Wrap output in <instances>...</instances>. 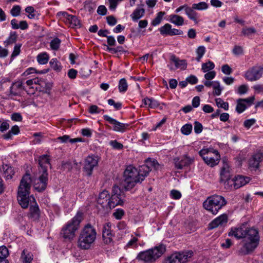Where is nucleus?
<instances>
[{
	"instance_id": "1",
	"label": "nucleus",
	"mask_w": 263,
	"mask_h": 263,
	"mask_svg": "<svg viewBox=\"0 0 263 263\" xmlns=\"http://www.w3.org/2000/svg\"><path fill=\"white\" fill-rule=\"evenodd\" d=\"M229 236H234L237 239L244 238L243 244L238 251L240 255L251 253L259 244V236L258 231L253 228H247L246 224L232 228L229 233Z\"/></svg>"
},
{
	"instance_id": "2",
	"label": "nucleus",
	"mask_w": 263,
	"mask_h": 263,
	"mask_svg": "<svg viewBox=\"0 0 263 263\" xmlns=\"http://www.w3.org/2000/svg\"><path fill=\"white\" fill-rule=\"evenodd\" d=\"M151 171L150 167L146 165L140 166L138 170L132 165L128 166L124 172L123 184L125 190H130L136 183H141Z\"/></svg>"
},
{
	"instance_id": "3",
	"label": "nucleus",
	"mask_w": 263,
	"mask_h": 263,
	"mask_svg": "<svg viewBox=\"0 0 263 263\" xmlns=\"http://www.w3.org/2000/svg\"><path fill=\"white\" fill-rule=\"evenodd\" d=\"M31 182V177L28 173H26L20 181L17 192V200L23 209L27 208L35 202L34 197L29 196Z\"/></svg>"
},
{
	"instance_id": "4",
	"label": "nucleus",
	"mask_w": 263,
	"mask_h": 263,
	"mask_svg": "<svg viewBox=\"0 0 263 263\" xmlns=\"http://www.w3.org/2000/svg\"><path fill=\"white\" fill-rule=\"evenodd\" d=\"M39 174L40 175L37 182H34L33 187L39 192L45 190L48 184V173L47 168L50 165L49 156L43 155L39 158Z\"/></svg>"
},
{
	"instance_id": "5",
	"label": "nucleus",
	"mask_w": 263,
	"mask_h": 263,
	"mask_svg": "<svg viewBox=\"0 0 263 263\" xmlns=\"http://www.w3.org/2000/svg\"><path fill=\"white\" fill-rule=\"evenodd\" d=\"M97 232L95 228L90 223L86 224L81 230L78 243L82 249H89L96 239Z\"/></svg>"
},
{
	"instance_id": "6",
	"label": "nucleus",
	"mask_w": 263,
	"mask_h": 263,
	"mask_svg": "<svg viewBox=\"0 0 263 263\" xmlns=\"http://www.w3.org/2000/svg\"><path fill=\"white\" fill-rule=\"evenodd\" d=\"M165 246L160 245L154 248L140 252L138 254L136 259L145 263H152L159 258L165 252Z\"/></svg>"
},
{
	"instance_id": "7",
	"label": "nucleus",
	"mask_w": 263,
	"mask_h": 263,
	"mask_svg": "<svg viewBox=\"0 0 263 263\" xmlns=\"http://www.w3.org/2000/svg\"><path fill=\"white\" fill-rule=\"evenodd\" d=\"M227 203V201L223 196L215 194L207 198L203 203V206L206 210L215 215Z\"/></svg>"
},
{
	"instance_id": "8",
	"label": "nucleus",
	"mask_w": 263,
	"mask_h": 263,
	"mask_svg": "<svg viewBox=\"0 0 263 263\" xmlns=\"http://www.w3.org/2000/svg\"><path fill=\"white\" fill-rule=\"evenodd\" d=\"M83 219V213L78 212L71 220L62 228L61 235L65 239H73L75 235V232L79 229L80 223Z\"/></svg>"
},
{
	"instance_id": "9",
	"label": "nucleus",
	"mask_w": 263,
	"mask_h": 263,
	"mask_svg": "<svg viewBox=\"0 0 263 263\" xmlns=\"http://www.w3.org/2000/svg\"><path fill=\"white\" fill-rule=\"evenodd\" d=\"M199 155L205 163L211 167L217 165L220 159V156L217 150L213 148H202L199 152Z\"/></svg>"
},
{
	"instance_id": "10",
	"label": "nucleus",
	"mask_w": 263,
	"mask_h": 263,
	"mask_svg": "<svg viewBox=\"0 0 263 263\" xmlns=\"http://www.w3.org/2000/svg\"><path fill=\"white\" fill-rule=\"evenodd\" d=\"M124 197V192L118 185H115L112 187L111 196L109 197L107 205L110 209L115 208L117 205H122Z\"/></svg>"
},
{
	"instance_id": "11",
	"label": "nucleus",
	"mask_w": 263,
	"mask_h": 263,
	"mask_svg": "<svg viewBox=\"0 0 263 263\" xmlns=\"http://www.w3.org/2000/svg\"><path fill=\"white\" fill-rule=\"evenodd\" d=\"M193 255V252H176L168 256L163 263H185Z\"/></svg>"
},
{
	"instance_id": "12",
	"label": "nucleus",
	"mask_w": 263,
	"mask_h": 263,
	"mask_svg": "<svg viewBox=\"0 0 263 263\" xmlns=\"http://www.w3.org/2000/svg\"><path fill=\"white\" fill-rule=\"evenodd\" d=\"M98 157L95 155H89L85 160L84 170L86 174L90 176L91 175L93 168L97 166L98 163Z\"/></svg>"
},
{
	"instance_id": "13",
	"label": "nucleus",
	"mask_w": 263,
	"mask_h": 263,
	"mask_svg": "<svg viewBox=\"0 0 263 263\" xmlns=\"http://www.w3.org/2000/svg\"><path fill=\"white\" fill-rule=\"evenodd\" d=\"M263 73V68L254 66L249 69L245 73V78L250 81H255L260 79Z\"/></svg>"
},
{
	"instance_id": "14",
	"label": "nucleus",
	"mask_w": 263,
	"mask_h": 263,
	"mask_svg": "<svg viewBox=\"0 0 263 263\" xmlns=\"http://www.w3.org/2000/svg\"><path fill=\"white\" fill-rule=\"evenodd\" d=\"M103 118L105 120L108 121L110 124H113V130L118 132H124L125 129L128 126L127 124H124L121 123L116 120L111 118L108 115L103 116Z\"/></svg>"
},
{
	"instance_id": "15",
	"label": "nucleus",
	"mask_w": 263,
	"mask_h": 263,
	"mask_svg": "<svg viewBox=\"0 0 263 263\" xmlns=\"http://www.w3.org/2000/svg\"><path fill=\"white\" fill-rule=\"evenodd\" d=\"M23 90H26L22 81L17 80L13 82L10 87V96L15 97L20 96Z\"/></svg>"
},
{
	"instance_id": "16",
	"label": "nucleus",
	"mask_w": 263,
	"mask_h": 263,
	"mask_svg": "<svg viewBox=\"0 0 263 263\" xmlns=\"http://www.w3.org/2000/svg\"><path fill=\"white\" fill-rule=\"evenodd\" d=\"M174 162L175 168L178 170H181L183 167L190 165L194 161V159H192L187 156H184L181 159L176 157L174 159Z\"/></svg>"
},
{
	"instance_id": "17",
	"label": "nucleus",
	"mask_w": 263,
	"mask_h": 263,
	"mask_svg": "<svg viewBox=\"0 0 263 263\" xmlns=\"http://www.w3.org/2000/svg\"><path fill=\"white\" fill-rule=\"evenodd\" d=\"M170 61L173 63L175 66V69L180 68L181 70H185L187 67V62L185 60H180L174 54L170 57ZM171 70H174L175 68L171 66L168 65Z\"/></svg>"
},
{
	"instance_id": "18",
	"label": "nucleus",
	"mask_w": 263,
	"mask_h": 263,
	"mask_svg": "<svg viewBox=\"0 0 263 263\" xmlns=\"http://www.w3.org/2000/svg\"><path fill=\"white\" fill-rule=\"evenodd\" d=\"M228 222V216L226 214H223L212 220L209 224L210 230L217 228L219 226H222Z\"/></svg>"
},
{
	"instance_id": "19",
	"label": "nucleus",
	"mask_w": 263,
	"mask_h": 263,
	"mask_svg": "<svg viewBox=\"0 0 263 263\" xmlns=\"http://www.w3.org/2000/svg\"><path fill=\"white\" fill-rule=\"evenodd\" d=\"M111 223H106L103 228L102 231V237L104 242L106 244L110 243L112 239V237L113 235L111 231Z\"/></svg>"
},
{
	"instance_id": "20",
	"label": "nucleus",
	"mask_w": 263,
	"mask_h": 263,
	"mask_svg": "<svg viewBox=\"0 0 263 263\" xmlns=\"http://www.w3.org/2000/svg\"><path fill=\"white\" fill-rule=\"evenodd\" d=\"M29 217L33 220H37L40 218V210L36 201L29 206Z\"/></svg>"
},
{
	"instance_id": "21",
	"label": "nucleus",
	"mask_w": 263,
	"mask_h": 263,
	"mask_svg": "<svg viewBox=\"0 0 263 263\" xmlns=\"http://www.w3.org/2000/svg\"><path fill=\"white\" fill-rule=\"evenodd\" d=\"M263 159V156L260 153H257L252 156L249 160L250 167L257 169L259 167V163Z\"/></svg>"
},
{
	"instance_id": "22",
	"label": "nucleus",
	"mask_w": 263,
	"mask_h": 263,
	"mask_svg": "<svg viewBox=\"0 0 263 263\" xmlns=\"http://www.w3.org/2000/svg\"><path fill=\"white\" fill-rule=\"evenodd\" d=\"M109 199V194L108 192L104 190L100 193L97 199V203L100 204L103 208L108 207L107 202Z\"/></svg>"
},
{
	"instance_id": "23",
	"label": "nucleus",
	"mask_w": 263,
	"mask_h": 263,
	"mask_svg": "<svg viewBox=\"0 0 263 263\" xmlns=\"http://www.w3.org/2000/svg\"><path fill=\"white\" fill-rule=\"evenodd\" d=\"M1 172L6 180L11 179L15 174L14 168L7 164L2 165Z\"/></svg>"
},
{
	"instance_id": "24",
	"label": "nucleus",
	"mask_w": 263,
	"mask_h": 263,
	"mask_svg": "<svg viewBox=\"0 0 263 263\" xmlns=\"http://www.w3.org/2000/svg\"><path fill=\"white\" fill-rule=\"evenodd\" d=\"M234 179L235 181V189H237L246 185L250 180L249 177L242 176H238L235 177Z\"/></svg>"
},
{
	"instance_id": "25",
	"label": "nucleus",
	"mask_w": 263,
	"mask_h": 263,
	"mask_svg": "<svg viewBox=\"0 0 263 263\" xmlns=\"http://www.w3.org/2000/svg\"><path fill=\"white\" fill-rule=\"evenodd\" d=\"M195 9L193 8V6L192 7H190L187 6V7L186 8L185 14L187 15L188 17L193 21L195 24H198V18L199 17L198 13L194 11Z\"/></svg>"
},
{
	"instance_id": "26",
	"label": "nucleus",
	"mask_w": 263,
	"mask_h": 263,
	"mask_svg": "<svg viewBox=\"0 0 263 263\" xmlns=\"http://www.w3.org/2000/svg\"><path fill=\"white\" fill-rule=\"evenodd\" d=\"M144 9L142 8H137L130 14V16L134 22H137L140 18L144 16Z\"/></svg>"
},
{
	"instance_id": "27",
	"label": "nucleus",
	"mask_w": 263,
	"mask_h": 263,
	"mask_svg": "<svg viewBox=\"0 0 263 263\" xmlns=\"http://www.w3.org/2000/svg\"><path fill=\"white\" fill-rule=\"evenodd\" d=\"M168 20L171 23L178 26H182L184 23V18L177 14L170 15Z\"/></svg>"
},
{
	"instance_id": "28",
	"label": "nucleus",
	"mask_w": 263,
	"mask_h": 263,
	"mask_svg": "<svg viewBox=\"0 0 263 263\" xmlns=\"http://www.w3.org/2000/svg\"><path fill=\"white\" fill-rule=\"evenodd\" d=\"M8 249L5 246L0 247V263H9L7 257L9 256Z\"/></svg>"
},
{
	"instance_id": "29",
	"label": "nucleus",
	"mask_w": 263,
	"mask_h": 263,
	"mask_svg": "<svg viewBox=\"0 0 263 263\" xmlns=\"http://www.w3.org/2000/svg\"><path fill=\"white\" fill-rule=\"evenodd\" d=\"M17 34L15 31H11L10 33L9 37L4 42L5 47H8L10 45L15 43L17 40Z\"/></svg>"
},
{
	"instance_id": "30",
	"label": "nucleus",
	"mask_w": 263,
	"mask_h": 263,
	"mask_svg": "<svg viewBox=\"0 0 263 263\" xmlns=\"http://www.w3.org/2000/svg\"><path fill=\"white\" fill-rule=\"evenodd\" d=\"M33 80L34 85H37V86L35 87V90L39 91H42L46 85L45 80L42 78H39L38 77L33 78Z\"/></svg>"
},
{
	"instance_id": "31",
	"label": "nucleus",
	"mask_w": 263,
	"mask_h": 263,
	"mask_svg": "<svg viewBox=\"0 0 263 263\" xmlns=\"http://www.w3.org/2000/svg\"><path fill=\"white\" fill-rule=\"evenodd\" d=\"M57 139L60 140L62 143H66L69 141L71 143H73L76 142L84 141L83 139L81 138L70 139L69 136L68 135H64L63 136L59 137Z\"/></svg>"
},
{
	"instance_id": "32",
	"label": "nucleus",
	"mask_w": 263,
	"mask_h": 263,
	"mask_svg": "<svg viewBox=\"0 0 263 263\" xmlns=\"http://www.w3.org/2000/svg\"><path fill=\"white\" fill-rule=\"evenodd\" d=\"M231 175L228 167H223L220 172V182L230 179Z\"/></svg>"
},
{
	"instance_id": "33",
	"label": "nucleus",
	"mask_w": 263,
	"mask_h": 263,
	"mask_svg": "<svg viewBox=\"0 0 263 263\" xmlns=\"http://www.w3.org/2000/svg\"><path fill=\"white\" fill-rule=\"evenodd\" d=\"M49 56L46 52L41 53L37 55V61L40 64H45L48 63Z\"/></svg>"
},
{
	"instance_id": "34",
	"label": "nucleus",
	"mask_w": 263,
	"mask_h": 263,
	"mask_svg": "<svg viewBox=\"0 0 263 263\" xmlns=\"http://www.w3.org/2000/svg\"><path fill=\"white\" fill-rule=\"evenodd\" d=\"M67 22L70 24V26L74 28L76 27H80L81 23L78 18L75 16L71 15L70 17L67 20Z\"/></svg>"
},
{
	"instance_id": "35",
	"label": "nucleus",
	"mask_w": 263,
	"mask_h": 263,
	"mask_svg": "<svg viewBox=\"0 0 263 263\" xmlns=\"http://www.w3.org/2000/svg\"><path fill=\"white\" fill-rule=\"evenodd\" d=\"M224 185V189L227 191H232L235 189L234 179H228L222 182Z\"/></svg>"
},
{
	"instance_id": "36",
	"label": "nucleus",
	"mask_w": 263,
	"mask_h": 263,
	"mask_svg": "<svg viewBox=\"0 0 263 263\" xmlns=\"http://www.w3.org/2000/svg\"><path fill=\"white\" fill-rule=\"evenodd\" d=\"M49 64L50 65L51 67L56 70L57 71H60L62 69V66L61 65L60 63L58 61L56 58L52 59Z\"/></svg>"
},
{
	"instance_id": "37",
	"label": "nucleus",
	"mask_w": 263,
	"mask_h": 263,
	"mask_svg": "<svg viewBox=\"0 0 263 263\" xmlns=\"http://www.w3.org/2000/svg\"><path fill=\"white\" fill-rule=\"evenodd\" d=\"M205 52V48L203 46H199L196 50V53L197 55L196 60L197 62H200L201 59L202 58Z\"/></svg>"
},
{
	"instance_id": "38",
	"label": "nucleus",
	"mask_w": 263,
	"mask_h": 263,
	"mask_svg": "<svg viewBox=\"0 0 263 263\" xmlns=\"http://www.w3.org/2000/svg\"><path fill=\"white\" fill-rule=\"evenodd\" d=\"M172 29V26L170 24H165L160 28V33L163 35H170Z\"/></svg>"
},
{
	"instance_id": "39",
	"label": "nucleus",
	"mask_w": 263,
	"mask_h": 263,
	"mask_svg": "<svg viewBox=\"0 0 263 263\" xmlns=\"http://www.w3.org/2000/svg\"><path fill=\"white\" fill-rule=\"evenodd\" d=\"M247 107V105L242 101H240V99L237 100L236 110L238 114L242 113Z\"/></svg>"
},
{
	"instance_id": "40",
	"label": "nucleus",
	"mask_w": 263,
	"mask_h": 263,
	"mask_svg": "<svg viewBox=\"0 0 263 263\" xmlns=\"http://www.w3.org/2000/svg\"><path fill=\"white\" fill-rule=\"evenodd\" d=\"M128 87L126 80L125 78H122L119 81L118 88L120 92H125Z\"/></svg>"
},
{
	"instance_id": "41",
	"label": "nucleus",
	"mask_w": 263,
	"mask_h": 263,
	"mask_svg": "<svg viewBox=\"0 0 263 263\" xmlns=\"http://www.w3.org/2000/svg\"><path fill=\"white\" fill-rule=\"evenodd\" d=\"M216 104L218 107L223 108L226 110L229 109V104L227 102H224L223 100L220 98L215 99Z\"/></svg>"
},
{
	"instance_id": "42",
	"label": "nucleus",
	"mask_w": 263,
	"mask_h": 263,
	"mask_svg": "<svg viewBox=\"0 0 263 263\" xmlns=\"http://www.w3.org/2000/svg\"><path fill=\"white\" fill-rule=\"evenodd\" d=\"M214 67V64L212 62L209 61L208 62L202 64L201 69L204 72H206L209 70H212Z\"/></svg>"
},
{
	"instance_id": "43",
	"label": "nucleus",
	"mask_w": 263,
	"mask_h": 263,
	"mask_svg": "<svg viewBox=\"0 0 263 263\" xmlns=\"http://www.w3.org/2000/svg\"><path fill=\"white\" fill-rule=\"evenodd\" d=\"M193 126L191 124H186L181 128V132L184 135H189L192 131Z\"/></svg>"
},
{
	"instance_id": "44",
	"label": "nucleus",
	"mask_w": 263,
	"mask_h": 263,
	"mask_svg": "<svg viewBox=\"0 0 263 263\" xmlns=\"http://www.w3.org/2000/svg\"><path fill=\"white\" fill-rule=\"evenodd\" d=\"M61 42V41L59 38H54L51 41L50 43L51 48L52 50H57L59 48Z\"/></svg>"
},
{
	"instance_id": "45",
	"label": "nucleus",
	"mask_w": 263,
	"mask_h": 263,
	"mask_svg": "<svg viewBox=\"0 0 263 263\" xmlns=\"http://www.w3.org/2000/svg\"><path fill=\"white\" fill-rule=\"evenodd\" d=\"M165 12L160 11L158 14L157 16L155 19L153 20V21L152 22V24L153 26H157L159 25L162 20V17L165 15Z\"/></svg>"
},
{
	"instance_id": "46",
	"label": "nucleus",
	"mask_w": 263,
	"mask_h": 263,
	"mask_svg": "<svg viewBox=\"0 0 263 263\" xmlns=\"http://www.w3.org/2000/svg\"><path fill=\"white\" fill-rule=\"evenodd\" d=\"M26 84L29 87L28 90H26L28 93L34 94L35 91V87L33 86L34 85L33 79H29L26 82Z\"/></svg>"
},
{
	"instance_id": "47",
	"label": "nucleus",
	"mask_w": 263,
	"mask_h": 263,
	"mask_svg": "<svg viewBox=\"0 0 263 263\" xmlns=\"http://www.w3.org/2000/svg\"><path fill=\"white\" fill-rule=\"evenodd\" d=\"M213 88L214 90V95L219 96L221 94L222 88L220 87V83L218 81H214Z\"/></svg>"
},
{
	"instance_id": "48",
	"label": "nucleus",
	"mask_w": 263,
	"mask_h": 263,
	"mask_svg": "<svg viewBox=\"0 0 263 263\" xmlns=\"http://www.w3.org/2000/svg\"><path fill=\"white\" fill-rule=\"evenodd\" d=\"M125 215V212L123 209H117L113 213V216L117 219H121L123 216Z\"/></svg>"
},
{
	"instance_id": "49",
	"label": "nucleus",
	"mask_w": 263,
	"mask_h": 263,
	"mask_svg": "<svg viewBox=\"0 0 263 263\" xmlns=\"http://www.w3.org/2000/svg\"><path fill=\"white\" fill-rule=\"evenodd\" d=\"M193 8L199 10H202L206 9L208 8V5L205 2H200L198 4H194L192 5Z\"/></svg>"
},
{
	"instance_id": "50",
	"label": "nucleus",
	"mask_w": 263,
	"mask_h": 263,
	"mask_svg": "<svg viewBox=\"0 0 263 263\" xmlns=\"http://www.w3.org/2000/svg\"><path fill=\"white\" fill-rule=\"evenodd\" d=\"M46 72V71H45V70H42L41 71L37 72L35 70V69H34V68L30 67V68L27 69L25 70V71H24L23 73L22 76H27L31 73H45Z\"/></svg>"
},
{
	"instance_id": "51",
	"label": "nucleus",
	"mask_w": 263,
	"mask_h": 263,
	"mask_svg": "<svg viewBox=\"0 0 263 263\" xmlns=\"http://www.w3.org/2000/svg\"><path fill=\"white\" fill-rule=\"evenodd\" d=\"M21 10V8L19 5L14 6L10 10L11 14L14 17L17 16L20 14Z\"/></svg>"
},
{
	"instance_id": "52",
	"label": "nucleus",
	"mask_w": 263,
	"mask_h": 263,
	"mask_svg": "<svg viewBox=\"0 0 263 263\" xmlns=\"http://www.w3.org/2000/svg\"><path fill=\"white\" fill-rule=\"evenodd\" d=\"M256 32V30L253 27L243 28L242 30V34L247 36H250L251 34Z\"/></svg>"
},
{
	"instance_id": "53",
	"label": "nucleus",
	"mask_w": 263,
	"mask_h": 263,
	"mask_svg": "<svg viewBox=\"0 0 263 263\" xmlns=\"http://www.w3.org/2000/svg\"><path fill=\"white\" fill-rule=\"evenodd\" d=\"M26 250H24L22 251V257L24 258V260L25 262V263H31V261L32 260V255L29 253H28L27 254H25Z\"/></svg>"
},
{
	"instance_id": "54",
	"label": "nucleus",
	"mask_w": 263,
	"mask_h": 263,
	"mask_svg": "<svg viewBox=\"0 0 263 263\" xmlns=\"http://www.w3.org/2000/svg\"><path fill=\"white\" fill-rule=\"evenodd\" d=\"M109 144L116 149H121L123 147V145L121 143L118 142L117 140H112L109 142Z\"/></svg>"
},
{
	"instance_id": "55",
	"label": "nucleus",
	"mask_w": 263,
	"mask_h": 263,
	"mask_svg": "<svg viewBox=\"0 0 263 263\" xmlns=\"http://www.w3.org/2000/svg\"><path fill=\"white\" fill-rule=\"evenodd\" d=\"M203 126L198 121L194 122V129L196 134H200L202 131Z\"/></svg>"
},
{
	"instance_id": "56",
	"label": "nucleus",
	"mask_w": 263,
	"mask_h": 263,
	"mask_svg": "<svg viewBox=\"0 0 263 263\" xmlns=\"http://www.w3.org/2000/svg\"><path fill=\"white\" fill-rule=\"evenodd\" d=\"M108 104L110 105H112L114 106L115 108L117 110H119L122 107V103L120 102L116 103L114 100L110 99L108 100Z\"/></svg>"
},
{
	"instance_id": "57",
	"label": "nucleus",
	"mask_w": 263,
	"mask_h": 263,
	"mask_svg": "<svg viewBox=\"0 0 263 263\" xmlns=\"http://www.w3.org/2000/svg\"><path fill=\"white\" fill-rule=\"evenodd\" d=\"M248 90V86L247 85L243 84V85H240L238 88L237 92L238 94L241 95H243V94L247 93Z\"/></svg>"
},
{
	"instance_id": "58",
	"label": "nucleus",
	"mask_w": 263,
	"mask_h": 263,
	"mask_svg": "<svg viewBox=\"0 0 263 263\" xmlns=\"http://www.w3.org/2000/svg\"><path fill=\"white\" fill-rule=\"evenodd\" d=\"M106 21L108 24L111 26L115 25L117 23L116 18L112 15L107 16Z\"/></svg>"
},
{
	"instance_id": "59",
	"label": "nucleus",
	"mask_w": 263,
	"mask_h": 263,
	"mask_svg": "<svg viewBox=\"0 0 263 263\" xmlns=\"http://www.w3.org/2000/svg\"><path fill=\"white\" fill-rule=\"evenodd\" d=\"M171 196L173 199H179L181 197V194L177 190H173L171 191Z\"/></svg>"
},
{
	"instance_id": "60",
	"label": "nucleus",
	"mask_w": 263,
	"mask_h": 263,
	"mask_svg": "<svg viewBox=\"0 0 263 263\" xmlns=\"http://www.w3.org/2000/svg\"><path fill=\"white\" fill-rule=\"evenodd\" d=\"M103 109H100L96 105H92L89 107V112L91 114H99Z\"/></svg>"
},
{
	"instance_id": "61",
	"label": "nucleus",
	"mask_w": 263,
	"mask_h": 263,
	"mask_svg": "<svg viewBox=\"0 0 263 263\" xmlns=\"http://www.w3.org/2000/svg\"><path fill=\"white\" fill-rule=\"evenodd\" d=\"M222 72L226 74L229 75L232 72V68L228 65H223L221 67Z\"/></svg>"
},
{
	"instance_id": "62",
	"label": "nucleus",
	"mask_w": 263,
	"mask_h": 263,
	"mask_svg": "<svg viewBox=\"0 0 263 263\" xmlns=\"http://www.w3.org/2000/svg\"><path fill=\"white\" fill-rule=\"evenodd\" d=\"M255 97L254 96H252L246 99H240V101H242L246 105L248 104L249 106H251L253 103Z\"/></svg>"
},
{
	"instance_id": "63",
	"label": "nucleus",
	"mask_w": 263,
	"mask_h": 263,
	"mask_svg": "<svg viewBox=\"0 0 263 263\" xmlns=\"http://www.w3.org/2000/svg\"><path fill=\"white\" fill-rule=\"evenodd\" d=\"M77 73H78L77 70L72 68V69H70L68 70V71L67 72V75L70 79H74L76 78Z\"/></svg>"
},
{
	"instance_id": "64",
	"label": "nucleus",
	"mask_w": 263,
	"mask_h": 263,
	"mask_svg": "<svg viewBox=\"0 0 263 263\" xmlns=\"http://www.w3.org/2000/svg\"><path fill=\"white\" fill-rule=\"evenodd\" d=\"M255 123V120L254 119H251L246 120L245 121L243 125L247 128H250Z\"/></svg>"
}]
</instances>
